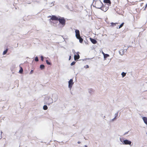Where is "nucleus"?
Segmentation results:
<instances>
[{
  "label": "nucleus",
  "instance_id": "obj_13",
  "mask_svg": "<svg viewBox=\"0 0 147 147\" xmlns=\"http://www.w3.org/2000/svg\"><path fill=\"white\" fill-rule=\"evenodd\" d=\"M23 72V69L21 67H20V69L19 71V72L20 74H22V73Z\"/></svg>",
  "mask_w": 147,
  "mask_h": 147
},
{
  "label": "nucleus",
  "instance_id": "obj_23",
  "mask_svg": "<svg viewBox=\"0 0 147 147\" xmlns=\"http://www.w3.org/2000/svg\"><path fill=\"white\" fill-rule=\"evenodd\" d=\"M76 63V62L74 61L72 62L70 64L71 66H72L75 65Z\"/></svg>",
  "mask_w": 147,
  "mask_h": 147
},
{
  "label": "nucleus",
  "instance_id": "obj_29",
  "mask_svg": "<svg viewBox=\"0 0 147 147\" xmlns=\"http://www.w3.org/2000/svg\"><path fill=\"white\" fill-rule=\"evenodd\" d=\"M72 52L74 54L75 53V51L74 49H73L72 50Z\"/></svg>",
  "mask_w": 147,
  "mask_h": 147
},
{
  "label": "nucleus",
  "instance_id": "obj_10",
  "mask_svg": "<svg viewBox=\"0 0 147 147\" xmlns=\"http://www.w3.org/2000/svg\"><path fill=\"white\" fill-rule=\"evenodd\" d=\"M47 104L49 105L53 102L52 99L51 98H49V101L46 102Z\"/></svg>",
  "mask_w": 147,
  "mask_h": 147
},
{
  "label": "nucleus",
  "instance_id": "obj_9",
  "mask_svg": "<svg viewBox=\"0 0 147 147\" xmlns=\"http://www.w3.org/2000/svg\"><path fill=\"white\" fill-rule=\"evenodd\" d=\"M90 40L91 42L93 44H95L97 43V41L94 39H93L92 38H90Z\"/></svg>",
  "mask_w": 147,
  "mask_h": 147
},
{
  "label": "nucleus",
  "instance_id": "obj_12",
  "mask_svg": "<svg viewBox=\"0 0 147 147\" xmlns=\"http://www.w3.org/2000/svg\"><path fill=\"white\" fill-rule=\"evenodd\" d=\"M119 54L121 55H123V54L124 53V49H121L119 51Z\"/></svg>",
  "mask_w": 147,
  "mask_h": 147
},
{
  "label": "nucleus",
  "instance_id": "obj_21",
  "mask_svg": "<svg viewBox=\"0 0 147 147\" xmlns=\"http://www.w3.org/2000/svg\"><path fill=\"white\" fill-rule=\"evenodd\" d=\"M7 51H8V49H7L5 51H4L3 53V54L5 55V54H6L7 53Z\"/></svg>",
  "mask_w": 147,
  "mask_h": 147
},
{
  "label": "nucleus",
  "instance_id": "obj_35",
  "mask_svg": "<svg viewBox=\"0 0 147 147\" xmlns=\"http://www.w3.org/2000/svg\"><path fill=\"white\" fill-rule=\"evenodd\" d=\"M80 141H78V144H80Z\"/></svg>",
  "mask_w": 147,
  "mask_h": 147
},
{
  "label": "nucleus",
  "instance_id": "obj_22",
  "mask_svg": "<svg viewBox=\"0 0 147 147\" xmlns=\"http://www.w3.org/2000/svg\"><path fill=\"white\" fill-rule=\"evenodd\" d=\"M46 62L47 63L48 65H51V63H50V62H49L48 60H46Z\"/></svg>",
  "mask_w": 147,
  "mask_h": 147
},
{
  "label": "nucleus",
  "instance_id": "obj_11",
  "mask_svg": "<svg viewBox=\"0 0 147 147\" xmlns=\"http://www.w3.org/2000/svg\"><path fill=\"white\" fill-rule=\"evenodd\" d=\"M80 55L79 54H78L77 55H75L74 56V60L75 61H76L77 59H78L80 58Z\"/></svg>",
  "mask_w": 147,
  "mask_h": 147
},
{
  "label": "nucleus",
  "instance_id": "obj_14",
  "mask_svg": "<svg viewBox=\"0 0 147 147\" xmlns=\"http://www.w3.org/2000/svg\"><path fill=\"white\" fill-rule=\"evenodd\" d=\"M40 68L41 69H43L45 68V66L43 64H41L40 65Z\"/></svg>",
  "mask_w": 147,
  "mask_h": 147
},
{
  "label": "nucleus",
  "instance_id": "obj_16",
  "mask_svg": "<svg viewBox=\"0 0 147 147\" xmlns=\"http://www.w3.org/2000/svg\"><path fill=\"white\" fill-rule=\"evenodd\" d=\"M109 56V55L108 54H105V55H104V58L105 59L107 57H108Z\"/></svg>",
  "mask_w": 147,
  "mask_h": 147
},
{
  "label": "nucleus",
  "instance_id": "obj_34",
  "mask_svg": "<svg viewBox=\"0 0 147 147\" xmlns=\"http://www.w3.org/2000/svg\"><path fill=\"white\" fill-rule=\"evenodd\" d=\"M120 141H121V142H122V140H121V138H120Z\"/></svg>",
  "mask_w": 147,
  "mask_h": 147
},
{
  "label": "nucleus",
  "instance_id": "obj_7",
  "mask_svg": "<svg viewBox=\"0 0 147 147\" xmlns=\"http://www.w3.org/2000/svg\"><path fill=\"white\" fill-rule=\"evenodd\" d=\"M103 2L106 3L105 4H107L109 5V6L111 5V2L110 0H104Z\"/></svg>",
  "mask_w": 147,
  "mask_h": 147
},
{
  "label": "nucleus",
  "instance_id": "obj_1",
  "mask_svg": "<svg viewBox=\"0 0 147 147\" xmlns=\"http://www.w3.org/2000/svg\"><path fill=\"white\" fill-rule=\"evenodd\" d=\"M103 4L100 0L95 1L94 7L96 8L100 9Z\"/></svg>",
  "mask_w": 147,
  "mask_h": 147
},
{
  "label": "nucleus",
  "instance_id": "obj_6",
  "mask_svg": "<svg viewBox=\"0 0 147 147\" xmlns=\"http://www.w3.org/2000/svg\"><path fill=\"white\" fill-rule=\"evenodd\" d=\"M123 144H125L131 145V142L127 140H125L123 141Z\"/></svg>",
  "mask_w": 147,
  "mask_h": 147
},
{
  "label": "nucleus",
  "instance_id": "obj_18",
  "mask_svg": "<svg viewBox=\"0 0 147 147\" xmlns=\"http://www.w3.org/2000/svg\"><path fill=\"white\" fill-rule=\"evenodd\" d=\"M126 73H125L123 72H122L121 74V75H122V77H123L124 76H125L126 75Z\"/></svg>",
  "mask_w": 147,
  "mask_h": 147
},
{
  "label": "nucleus",
  "instance_id": "obj_3",
  "mask_svg": "<svg viewBox=\"0 0 147 147\" xmlns=\"http://www.w3.org/2000/svg\"><path fill=\"white\" fill-rule=\"evenodd\" d=\"M109 5L107 4H105L104 5H103L100 9L103 11L106 12L109 9Z\"/></svg>",
  "mask_w": 147,
  "mask_h": 147
},
{
  "label": "nucleus",
  "instance_id": "obj_31",
  "mask_svg": "<svg viewBox=\"0 0 147 147\" xmlns=\"http://www.w3.org/2000/svg\"><path fill=\"white\" fill-rule=\"evenodd\" d=\"M129 131H127V132H126L124 134V135H126V134H128V132H129Z\"/></svg>",
  "mask_w": 147,
  "mask_h": 147
},
{
  "label": "nucleus",
  "instance_id": "obj_27",
  "mask_svg": "<svg viewBox=\"0 0 147 147\" xmlns=\"http://www.w3.org/2000/svg\"><path fill=\"white\" fill-rule=\"evenodd\" d=\"M118 112L117 113H116L115 114V117H116H116H117L118 116Z\"/></svg>",
  "mask_w": 147,
  "mask_h": 147
},
{
  "label": "nucleus",
  "instance_id": "obj_36",
  "mask_svg": "<svg viewBox=\"0 0 147 147\" xmlns=\"http://www.w3.org/2000/svg\"><path fill=\"white\" fill-rule=\"evenodd\" d=\"M92 89H90V91H92Z\"/></svg>",
  "mask_w": 147,
  "mask_h": 147
},
{
  "label": "nucleus",
  "instance_id": "obj_30",
  "mask_svg": "<svg viewBox=\"0 0 147 147\" xmlns=\"http://www.w3.org/2000/svg\"><path fill=\"white\" fill-rule=\"evenodd\" d=\"M86 68H88L89 67V66L88 65H86Z\"/></svg>",
  "mask_w": 147,
  "mask_h": 147
},
{
  "label": "nucleus",
  "instance_id": "obj_24",
  "mask_svg": "<svg viewBox=\"0 0 147 147\" xmlns=\"http://www.w3.org/2000/svg\"><path fill=\"white\" fill-rule=\"evenodd\" d=\"M35 60L36 61H38V59L37 57H36L35 59Z\"/></svg>",
  "mask_w": 147,
  "mask_h": 147
},
{
  "label": "nucleus",
  "instance_id": "obj_25",
  "mask_svg": "<svg viewBox=\"0 0 147 147\" xmlns=\"http://www.w3.org/2000/svg\"><path fill=\"white\" fill-rule=\"evenodd\" d=\"M116 119V117H115L113 119H112L111 120V122L113 121Z\"/></svg>",
  "mask_w": 147,
  "mask_h": 147
},
{
  "label": "nucleus",
  "instance_id": "obj_8",
  "mask_svg": "<svg viewBox=\"0 0 147 147\" xmlns=\"http://www.w3.org/2000/svg\"><path fill=\"white\" fill-rule=\"evenodd\" d=\"M59 18L56 16H52L51 18V19L52 20H58Z\"/></svg>",
  "mask_w": 147,
  "mask_h": 147
},
{
  "label": "nucleus",
  "instance_id": "obj_17",
  "mask_svg": "<svg viewBox=\"0 0 147 147\" xmlns=\"http://www.w3.org/2000/svg\"><path fill=\"white\" fill-rule=\"evenodd\" d=\"M48 109V107H47V106L46 105H44L43 106V109L44 110H47Z\"/></svg>",
  "mask_w": 147,
  "mask_h": 147
},
{
  "label": "nucleus",
  "instance_id": "obj_5",
  "mask_svg": "<svg viewBox=\"0 0 147 147\" xmlns=\"http://www.w3.org/2000/svg\"><path fill=\"white\" fill-rule=\"evenodd\" d=\"M76 36L77 38H79L80 37V33L79 30H76L75 31Z\"/></svg>",
  "mask_w": 147,
  "mask_h": 147
},
{
  "label": "nucleus",
  "instance_id": "obj_4",
  "mask_svg": "<svg viewBox=\"0 0 147 147\" xmlns=\"http://www.w3.org/2000/svg\"><path fill=\"white\" fill-rule=\"evenodd\" d=\"M74 82H73V80L72 79H70V80L68 81V87L69 88H71Z\"/></svg>",
  "mask_w": 147,
  "mask_h": 147
},
{
  "label": "nucleus",
  "instance_id": "obj_26",
  "mask_svg": "<svg viewBox=\"0 0 147 147\" xmlns=\"http://www.w3.org/2000/svg\"><path fill=\"white\" fill-rule=\"evenodd\" d=\"M40 57H41V60L43 61L44 60V58H43V56H41Z\"/></svg>",
  "mask_w": 147,
  "mask_h": 147
},
{
  "label": "nucleus",
  "instance_id": "obj_28",
  "mask_svg": "<svg viewBox=\"0 0 147 147\" xmlns=\"http://www.w3.org/2000/svg\"><path fill=\"white\" fill-rule=\"evenodd\" d=\"M33 72V70H32L31 71H30V74H32Z\"/></svg>",
  "mask_w": 147,
  "mask_h": 147
},
{
  "label": "nucleus",
  "instance_id": "obj_33",
  "mask_svg": "<svg viewBox=\"0 0 147 147\" xmlns=\"http://www.w3.org/2000/svg\"><path fill=\"white\" fill-rule=\"evenodd\" d=\"M102 53L103 54L104 56V55H105V54L103 52H102Z\"/></svg>",
  "mask_w": 147,
  "mask_h": 147
},
{
  "label": "nucleus",
  "instance_id": "obj_19",
  "mask_svg": "<svg viewBox=\"0 0 147 147\" xmlns=\"http://www.w3.org/2000/svg\"><path fill=\"white\" fill-rule=\"evenodd\" d=\"M118 24L117 23H114L113 22H112L111 23V25L113 26H115L116 25V24Z\"/></svg>",
  "mask_w": 147,
  "mask_h": 147
},
{
  "label": "nucleus",
  "instance_id": "obj_15",
  "mask_svg": "<svg viewBox=\"0 0 147 147\" xmlns=\"http://www.w3.org/2000/svg\"><path fill=\"white\" fill-rule=\"evenodd\" d=\"M78 39L79 40V42L80 43H82L83 42V39L82 38H81L80 36V38Z\"/></svg>",
  "mask_w": 147,
  "mask_h": 147
},
{
  "label": "nucleus",
  "instance_id": "obj_37",
  "mask_svg": "<svg viewBox=\"0 0 147 147\" xmlns=\"http://www.w3.org/2000/svg\"><path fill=\"white\" fill-rule=\"evenodd\" d=\"M84 146V147H87V146L86 145H85Z\"/></svg>",
  "mask_w": 147,
  "mask_h": 147
},
{
  "label": "nucleus",
  "instance_id": "obj_20",
  "mask_svg": "<svg viewBox=\"0 0 147 147\" xmlns=\"http://www.w3.org/2000/svg\"><path fill=\"white\" fill-rule=\"evenodd\" d=\"M124 24V23L123 22L119 26V28H121L122 27H123V25Z\"/></svg>",
  "mask_w": 147,
  "mask_h": 147
},
{
  "label": "nucleus",
  "instance_id": "obj_2",
  "mask_svg": "<svg viewBox=\"0 0 147 147\" xmlns=\"http://www.w3.org/2000/svg\"><path fill=\"white\" fill-rule=\"evenodd\" d=\"M58 21H59V23L62 25L63 26H64L65 25L66 21L64 18L59 17V19Z\"/></svg>",
  "mask_w": 147,
  "mask_h": 147
},
{
  "label": "nucleus",
  "instance_id": "obj_32",
  "mask_svg": "<svg viewBox=\"0 0 147 147\" xmlns=\"http://www.w3.org/2000/svg\"><path fill=\"white\" fill-rule=\"evenodd\" d=\"M71 56H70L69 57V60H70V59H71Z\"/></svg>",
  "mask_w": 147,
  "mask_h": 147
}]
</instances>
